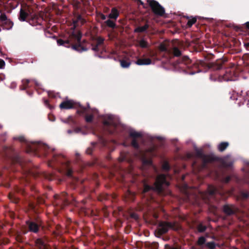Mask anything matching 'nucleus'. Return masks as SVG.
Segmentation results:
<instances>
[{"label": "nucleus", "instance_id": "1", "mask_svg": "<svg viewBox=\"0 0 249 249\" xmlns=\"http://www.w3.org/2000/svg\"><path fill=\"white\" fill-rule=\"evenodd\" d=\"M81 38V34L79 31H77L72 33L70 36L69 39L64 41L61 39H59L57 40V42L59 45H64L65 44H69L71 42L72 45V48L76 50L79 51L80 45H74L72 44L73 43L79 44L80 43Z\"/></svg>", "mask_w": 249, "mask_h": 249}, {"label": "nucleus", "instance_id": "2", "mask_svg": "<svg viewBox=\"0 0 249 249\" xmlns=\"http://www.w3.org/2000/svg\"><path fill=\"white\" fill-rule=\"evenodd\" d=\"M153 13L157 15L162 16L165 13L164 8L160 4L154 0H147Z\"/></svg>", "mask_w": 249, "mask_h": 249}, {"label": "nucleus", "instance_id": "3", "mask_svg": "<svg viewBox=\"0 0 249 249\" xmlns=\"http://www.w3.org/2000/svg\"><path fill=\"white\" fill-rule=\"evenodd\" d=\"M172 228H173V225L171 223H160L157 229V233L159 235H162L167 232L169 229Z\"/></svg>", "mask_w": 249, "mask_h": 249}, {"label": "nucleus", "instance_id": "4", "mask_svg": "<svg viewBox=\"0 0 249 249\" xmlns=\"http://www.w3.org/2000/svg\"><path fill=\"white\" fill-rule=\"evenodd\" d=\"M165 184L167 186L169 185V183L165 181V177L163 175H160L157 177L156 182L155 183V188L158 191L162 190V185Z\"/></svg>", "mask_w": 249, "mask_h": 249}, {"label": "nucleus", "instance_id": "5", "mask_svg": "<svg viewBox=\"0 0 249 249\" xmlns=\"http://www.w3.org/2000/svg\"><path fill=\"white\" fill-rule=\"evenodd\" d=\"M75 106V103L72 100H67L63 101L59 105L61 109H70L73 108Z\"/></svg>", "mask_w": 249, "mask_h": 249}, {"label": "nucleus", "instance_id": "6", "mask_svg": "<svg viewBox=\"0 0 249 249\" xmlns=\"http://www.w3.org/2000/svg\"><path fill=\"white\" fill-rule=\"evenodd\" d=\"M234 73L231 69H227L224 75V78L226 81H230L233 80Z\"/></svg>", "mask_w": 249, "mask_h": 249}, {"label": "nucleus", "instance_id": "7", "mask_svg": "<svg viewBox=\"0 0 249 249\" xmlns=\"http://www.w3.org/2000/svg\"><path fill=\"white\" fill-rule=\"evenodd\" d=\"M36 246L40 249H49V247L44 244L40 239H38L36 242Z\"/></svg>", "mask_w": 249, "mask_h": 249}, {"label": "nucleus", "instance_id": "8", "mask_svg": "<svg viewBox=\"0 0 249 249\" xmlns=\"http://www.w3.org/2000/svg\"><path fill=\"white\" fill-rule=\"evenodd\" d=\"M151 63V60L149 58L139 59L136 62V64L139 65H149Z\"/></svg>", "mask_w": 249, "mask_h": 249}, {"label": "nucleus", "instance_id": "9", "mask_svg": "<svg viewBox=\"0 0 249 249\" xmlns=\"http://www.w3.org/2000/svg\"><path fill=\"white\" fill-rule=\"evenodd\" d=\"M28 16V13L26 12L23 9H21L20 10L19 19L20 21H24L26 20L27 17Z\"/></svg>", "mask_w": 249, "mask_h": 249}, {"label": "nucleus", "instance_id": "10", "mask_svg": "<svg viewBox=\"0 0 249 249\" xmlns=\"http://www.w3.org/2000/svg\"><path fill=\"white\" fill-rule=\"evenodd\" d=\"M29 228L30 231L36 232L38 230V227L37 225L34 222H31L29 225Z\"/></svg>", "mask_w": 249, "mask_h": 249}, {"label": "nucleus", "instance_id": "11", "mask_svg": "<svg viewBox=\"0 0 249 249\" xmlns=\"http://www.w3.org/2000/svg\"><path fill=\"white\" fill-rule=\"evenodd\" d=\"M224 212L228 214H231L234 213V210L232 209V206H229V205H225L224 206L223 208Z\"/></svg>", "mask_w": 249, "mask_h": 249}, {"label": "nucleus", "instance_id": "12", "mask_svg": "<svg viewBox=\"0 0 249 249\" xmlns=\"http://www.w3.org/2000/svg\"><path fill=\"white\" fill-rule=\"evenodd\" d=\"M118 11L115 8H113L110 14L109 15V17L111 18L116 19L118 17Z\"/></svg>", "mask_w": 249, "mask_h": 249}, {"label": "nucleus", "instance_id": "13", "mask_svg": "<svg viewBox=\"0 0 249 249\" xmlns=\"http://www.w3.org/2000/svg\"><path fill=\"white\" fill-rule=\"evenodd\" d=\"M121 66L124 68H126L129 67L130 65V62L125 60H120Z\"/></svg>", "mask_w": 249, "mask_h": 249}, {"label": "nucleus", "instance_id": "14", "mask_svg": "<svg viewBox=\"0 0 249 249\" xmlns=\"http://www.w3.org/2000/svg\"><path fill=\"white\" fill-rule=\"evenodd\" d=\"M196 22V18L195 17L191 18H189L187 23V25L191 27L193 24H194Z\"/></svg>", "mask_w": 249, "mask_h": 249}, {"label": "nucleus", "instance_id": "15", "mask_svg": "<svg viewBox=\"0 0 249 249\" xmlns=\"http://www.w3.org/2000/svg\"><path fill=\"white\" fill-rule=\"evenodd\" d=\"M159 49L161 51H166L168 54L170 53V51L168 50L166 45L165 43L161 44L159 46Z\"/></svg>", "mask_w": 249, "mask_h": 249}, {"label": "nucleus", "instance_id": "16", "mask_svg": "<svg viewBox=\"0 0 249 249\" xmlns=\"http://www.w3.org/2000/svg\"><path fill=\"white\" fill-rule=\"evenodd\" d=\"M148 28V25L147 24H145L143 26L139 27L137 28L135 30V31L136 32H142L145 31Z\"/></svg>", "mask_w": 249, "mask_h": 249}, {"label": "nucleus", "instance_id": "17", "mask_svg": "<svg viewBox=\"0 0 249 249\" xmlns=\"http://www.w3.org/2000/svg\"><path fill=\"white\" fill-rule=\"evenodd\" d=\"M173 53L174 55L176 57L179 56L181 54L180 51L177 47H174L173 48Z\"/></svg>", "mask_w": 249, "mask_h": 249}, {"label": "nucleus", "instance_id": "18", "mask_svg": "<svg viewBox=\"0 0 249 249\" xmlns=\"http://www.w3.org/2000/svg\"><path fill=\"white\" fill-rule=\"evenodd\" d=\"M228 144L227 142H222L218 146V149L220 151H223L228 146Z\"/></svg>", "mask_w": 249, "mask_h": 249}, {"label": "nucleus", "instance_id": "19", "mask_svg": "<svg viewBox=\"0 0 249 249\" xmlns=\"http://www.w3.org/2000/svg\"><path fill=\"white\" fill-rule=\"evenodd\" d=\"M4 24L6 26V27L7 29H11L13 26V23L10 19H7L6 21L4 22Z\"/></svg>", "mask_w": 249, "mask_h": 249}, {"label": "nucleus", "instance_id": "20", "mask_svg": "<svg viewBox=\"0 0 249 249\" xmlns=\"http://www.w3.org/2000/svg\"><path fill=\"white\" fill-rule=\"evenodd\" d=\"M106 22L107 25L109 27L114 28L115 26L114 22L111 20H107Z\"/></svg>", "mask_w": 249, "mask_h": 249}, {"label": "nucleus", "instance_id": "21", "mask_svg": "<svg viewBox=\"0 0 249 249\" xmlns=\"http://www.w3.org/2000/svg\"><path fill=\"white\" fill-rule=\"evenodd\" d=\"M206 229V226L203 225L202 224H200L198 225L197 227V230L199 232H203L205 231Z\"/></svg>", "mask_w": 249, "mask_h": 249}, {"label": "nucleus", "instance_id": "22", "mask_svg": "<svg viewBox=\"0 0 249 249\" xmlns=\"http://www.w3.org/2000/svg\"><path fill=\"white\" fill-rule=\"evenodd\" d=\"M205 242V239L203 237H200L199 238L197 241V244L199 246L203 245Z\"/></svg>", "mask_w": 249, "mask_h": 249}, {"label": "nucleus", "instance_id": "23", "mask_svg": "<svg viewBox=\"0 0 249 249\" xmlns=\"http://www.w3.org/2000/svg\"><path fill=\"white\" fill-rule=\"evenodd\" d=\"M214 158L210 156H206L204 158V160L206 162H211L214 160Z\"/></svg>", "mask_w": 249, "mask_h": 249}, {"label": "nucleus", "instance_id": "24", "mask_svg": "<svg viewBox=\"0 0 249 249\" xmlns=\"http://www.w3.org/2000/svg\"><path fill=\"white\" fill-rule=\"evenodd\" d=\"M206 246L210 249H214L215 248V244L213 242H208L206 244Z\"/></svg>", "mask_w": 249, "mask_h": 249}, {"label": "nucleus", "instance_id": "25", "mask_svg": "<svg viewBox=\"0 0 249 249\" xmlns=\"http://www.w3.org/2000/svg\"><path fill=\"white\" fill-rule=\"evenodd\" d=\"M7 17L5 14H2L0 16V20L2 21H6L7 20Z\"/></svg>", "mask_w": 249, "mask_h": 249}, {"label": "nucleus", "instance_id": "26", "mask_svg": "<svg viewBox=\"0 0 249 249\" xmlns=\"http://www.w3.org/2000/svg\"><path fill=\"white\" fill-rule=\"evenodd\" d=\"M22 82L23 85L24 86V88H26V87H27V86L30 82V80L29 79H25L22 80Z\"/></svg>", "mask_w": 249, "mask_h": 249}, {"label": "nucleus", "instance_id": "27", "mask_svg": "<svg viewBox=\"0 0 249 249\" xmlns=\"http://www.w3.org/2000/svg\"><path fill=\"white\" fill-rule=\"evenodd\" d=\"M92 120H93V115H87L86 117V121L87 122H91L92 121Z\"/></svg>", "mask_w": 249, "mask_h": 249}, {"label": "nucleus", "instance_id": "28", "mask_svg": "<svg viewBox=\"0 0 249 249\" xmlns=\"http://www.w3.org/2000/svg\"><path fill=\"white\" fill-rule=\"evenodd\" d=\"M147 43L144 40H142L140 41V45L142 48L146 47Z\"/></svg>", "mask_w": 249, "mask_h": 249}, {"label": "nucleus", "instance_id": "29", "mask_svg": "<svg viewBox=\"0 0 249 249\" xmlns=\"http://www.w3.org/2000/svg\"><path fill=\"white\" fill-rule=\"evenodd\" d=\"M5 63L4 60L0 59V69H3L5 66Z\"/></svg>", "mask_w": 249, "mask_h": 249}, {"label": "nucleus", "instance_id": "30", "mask_svg": "<svg viewBox=\"0 0 249 249\" xmlns=\"http://www.w3.org/2000/svg\"><path fill=\"white\" fill-rule=\"evenodd\" d=\"M238 96V94L236 92H233L232 93V95L231 97V99H233V100H237V97Z\"/></svg>", "mask_w": 249, "mask_h": 249}, {"label": "nucleus", "instance_id": "31", "mask_svg": "<svg viewBox=\"0 0 249 249\" xmlns=\"http://www.w3.org/2000/svg\"><path fill=\"white\" fill-rule=\"evenodd\" d=\"M132 145L133 147H135V148H138V144L136 141V140H133L132 142Z\"/></svg>", "mask_w": 249, "mask_h": 249}, {"label": "nucleus", "instance_id": "32", "mask_svg": "<svg viewBox=\"0 0 249 249\" xmlns=\"http://www.w3.org/2000/svg\"><path fill=\"white\" fill-rule=\"evenodd\" d=\"M162 168L165 170H167L169 169V166L167 163H164L162 165Z\"/></svg>", "mask_w": 249, "mask_h": 249}, {"label": "nucleus", "instance_id": "33", "mask_svg": "<svg viewBox=\"0 0 249 249\" xmlns=\"http://www.w3.org/2000/svg\"><path fill=\"white\" fill-rule=\"evenodd\" d=\"M104 42V39L102 37H98L97 38V45L102 44Z\"/></svg>", "mask_w": 249, "mask_h": 249}, {"label": "nucleus", "instance_id": "34", "mask_svg": "<svg viewBox=\"0 0 249 249\" xmlns=\"http://www.w3.org/2000/svg\"><path fill=\"white\" fill-rule=\"evenodd\" d=\"M150 187L148 185H145L143 189V192H146L148 191Z\"/></svg>", "mask_w": 249, "mask_h": 249}, {"label": "nucleus", "instance_id": "35", "mask_svg": "<svg viewBox=\"0 0 249 249\" xmlns=\"http://www.w3.org/2000/svg\"><path fill=\"white\" fill-rule=\"evenodd\" d=\"M131 136L133 137H136L139 136V134L137 133H131Z\"/></svg>", "mask_w": 249, "mask_h": 249}, {"label": "nucleus", "instance_id": "36", "mask_svg": "<svg viewBox=\"0 0 249 249\" xmlns=\"http://www.w3.org/2000/svg\"><path fill=\"white\" fill-rule=\"evenodd\" d=\"M100 17H101V19L103 20H105L106 19V16L103 14H101L100 15Z\"/></svg>", "mask_w": 249, "mask_h": 249}, {"label": "nucleus", "instance_id": "37", "mask_svg": "<svg viewBox=\"0 0 249 249\" xmlns=\"http://www.w3.org/2000/svg\"><path fill=\"white\" fill-rule=\"evenodd\" d=\"M246 26L248 29H249V22L246 23Z\"/></svg>", "mask_w": 249, "mask_h": 249}, {"label": "nucleus", "instance_id": "38", "mask_svg": "<svg viewBox=\"0 0 249 249\" xmlns=\"http://www.w3.org/2000/svg\"><path fill=\"white\" fill-rule=\"evenodd\" d=\"M140 4H141V5H142L143 6V7H144V3H143V2H142V1H140Z\"/></svg>", "mask_w": 249, "mask_h": 249}, {"label": "nucleus", "instance_id": "39", "mask_svg": "<svg viewBox=\"0 0 249 249\" xmlns=\"http://www.w3.org/2000/svg\"><path fill=\"white\" fill-rule=\"evenodd\" d=\"M68 176H70L71 175V172L70 171H69L68 173Z\"/></svg>", "mask_w": 249, "mask_h": 249}]
</instances>
